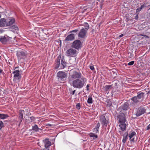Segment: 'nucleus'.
I'll return each instance as SVG.
<instances>
[{
  "instance_id": "nucleus-11",
  "label": "nucleus",
  "mask_w": 150,
  "mask_h": 150,
  "mask_svg": "<svg viewBox=\"0 0 150 150\" xmlns=\"http://www.w3.org/2000/svg\"><path fill=\"white\" fill-rule=\"evenodd\" d=\"M9 40V38L7 36H1L0 37V41L3 44H6L8 41Z\"/></svg>"
},
{
  "instance_id": "nucleus-30",
  "label": "nucleus",
  "mask_w": 150,
  "mask_h": 150,
  "mask_svg": "<svg viewBox=\"0 0 150 150\" xmlns=\"http://www.w3.org/2000/svg\"><path fill=\"white\" fill-rule=\"evenodd\" d=\"M87 103L89 104L92 103L93 102V100L92 98L89 96L88 97L87 101Z\"/></svg>"
},
{
  "instance_id": "nucleus-27",
  "label": "nucleus",
  "mask_w": 150,
  "mask_h": 150,
  "mask_svg": "<svg viewBox=\"0 0 150 150\" xmlns=\"http://www.w3.org/2000/svg\"><path fill=\"white\" fill-rule=\"evenodd\" d=\"M131 100L135 103H137L138 102H139V100L138 98L137 97V96H135L131 98Z\"/></svg>"
},
{
  "instance_id": "nucleus-24",
  "label": "nucleus",
  "mask_w": 150,
  "mask_h": 150,
  "mask_svg": "<svg viewBox=\"0 0 150 150\" xmlns=\"http://www.w3.org/2000/svg\"><path fill=\"white\" fill-rule=\"evenodd\" d=\"M90 137H93V139L95 140L98 138V135L96 134H95L94 133H90L89 134Z\"/></svg>"
},
{
  "instance_id": "nucleus-9",
  "label": "nucleus",
  "mask_w": 150,
  "mask_h": 150,
  "mask_svg": "<svg viewBox=\"0 0 150 150\" xmlns=\"http://www.w3.org/2000/svg\"><path fill=\"white\" fill-rule=\"evenodd\" d=\"M87 32V30L84 28H82L78 33V37L81 38H84L86 36Z\"/></svg>"
},
{
  "instance_id": "nucleus-20",
  "label": "nucleus",
  "mask_w": 150,
  "mask_h": 150,
  "mask_svg": "<svg viewBox=\"0 0 150 150\" xmlns=\"http://www.w3.org/2000/svg\"><path fill=\"white\" fill-rule=\"evenodd\" d=\"M61 57V54H59L57 57L56 59V66L58 68L59 67L60 65V61Z\"/></svg>"
},
{
  "instance_id": "nucleus-6",
  "label": "nucleus",
  "mask_w": 150,
  "mask_h": 150,
  "mask_svg": "<svg viewBox=\"0 0 150 150\" xmlns=\"http://www.w3.org/2000/svg\"><path fill=\"white\" fill-rule=\"evenodd\" d=\"M100 121L103 126L106 127L109 123V121L106 120L104 115H102L100 117Z\"/></svg>"
},
{
  "instance_id": "nucleus-32",
  "label": "nucleus",
  "mask_w": 150,
  "mask_h": 150,
  "mask_svg": "<svg viewBox=\"0 0 150 150\" xmlns=\"http://www.w3.org/2000/svg\"><path fill=\"white\" fill-rule=\"evenodd\" d=\"M106 102L107 103V106L110 107L111 106L112 104V103L110 101L108 100L107 101H106Z\"/></svg>"
},
{
  "instance_id": "nucleus-45",
  "label": "nucleus",
  "mask_w": 150,
  "mask_h": 150,
  "mask_svg": "<svg viewBox=\"0 0 150 150\" xmlns=\"http://www.w3.org/2000/svg\"><path fill=\"white\" fill-rule=\"evenodd\" d=\"M142 36H144V37L147 38H149V37L146 35H142Z\"/></svg>"
},
{
  "instance_id": "nucleus-22",
  "label": "nucleus",
  "mask_w": 150,
  "mask_h": 150,
  "mask_svg": "<svg viewBox=\"0 0 150 150\" xmlns=\"http://www.w3.org/2000/svg\"><path fill=\"white\" fill-rule=\"evenodd\" d=\"M66 63L64 59V57H62L61 61V65L62 66V68L63 69L66 66Z\"/></svg>"
},
{
  "instance_id": "nucleus-1",
  "label": "nucleus",
  "mask_w": 150,
  "mask_h": 150,
  "mask_svg": "<svg viewBox=\"0 0 150 150\" xmlns=\"http://www.w3.org/2000/svg\"><path fill=\"white\" fill-rule=\"evenodd\" d=\"M87 80L85 77H82L80 79L74 80L70 84L74 88L81 89L86 85Z\"/></svg>"
},
{
  "instance_id": "nucleus-35",
  "label": "nucleus",
  "mask_w": 150,
  "mask_h": 150,
  "mask_svg": "<svg viewBox=\"0 0 150 150\" xmlns=\"http://www.w3.org/2000/svg\"><path fill=\"white\" fill-rule=\"evenodd\" d=\"M11 28L14 29L16 31L18 30V27L15 25L12 26Z\"/></svg>"
},
{
  "instance_id": "nucleus-44",
  "label": "nucleus",
  "mask_w": 150,
  "mask_h": 150,
  "mask_svg": "<svg viewBox=\"0 0 150 150\" xmlns=\"http://www.w3.org/2000/svg\"><path fill=\"white\" fill-rule=\"evenodd\" d=\"M138 18V14H137L135 17V19L137 20Z\"/></svg>"
},
{
  "instance_id": "nucleus-12",
  "label": "nucleus",
  "mask_w": 150,
  "mask_h": 150,
  "mask_svg": "<svg viewBox=\"0 0 150 150\" xmlns=\"http://www.w3.org/2000/svg\"><path fill=\"white\" fill-rule=\"evenodd\" d=\"M75 38V35L74 34H71L68 35L66 38L65 41L67 42L69 41L74 40Z\"/></svg>"
},
{
  "instance_id": "nucleus-46",
  "label": "nucleus",
  "mask_w": 150,
  "mask_h": 150,
  "mask_svg": "<svg viewBox=\"0 0 150 150\" xmlns=\"http://www.w3.org/2000/svg\"><path fill=\"white\" fill-rule=\"evenodd\" d=\"M75 90H74V91H72V93H71V94H72V95H74L75 93Z\"/></svg>"
},
{
  "instance_id": "nucleus-52",
  "label": "nucleus",
  "mask_w": 150,
  "mask_h": 150,
  "mask_svg": "<svg viewBox=\"0 0 150 150\" xmlns=\"http://www.w3.org/2000/svg\"><path fill=\"white\" fill-rule=\"evenodd\" d=\"M150 10V8H149V9H148V10Z\"/></svg>"
},
{
  "instance_id": "nucleus-23",
  "label": "nucleus",
  "mask_w": 150,
  "mask_h": 150,
  "mask_svg": "<svg viewBox=\"0 0 150 150\" xmlns=\"http://www.w3.org/2000/svg\"><path fill=\"white\" fill-rule=\"evenodd\" d=\"M9 117L7 114H3L0 113V119H5Z\"/></svg>"
},
{
  "instance_id": "nucleus-34",
  "label": "nucleus",
  "mask_w": 150,
  "mask_h": 150,
  "mask_svg": "<svg viewBox=\"0 0 150 150\" xmlns=\"http://www.w3.org/2000/svg\"><path fill=\"white\" fill-rule=\"evenodd\" d=\"M4 127V124L2 121H0V129Z\"/></svg>"
},
{
  "instance_id": "nucleus-2",
  "label": "nucleus",
  "mask_w": 150,
  "mask_h": 150,
  "mask_svg": "<svg viewBox=\"0 0 150 150\" xmlns=\"http://www.w3.org/2000/svg\"><path fill=\"white\" fill-rule=\"evenodd\" d=\"M82 77L83 76L81 72L73 71L68 78V82L71 84V82H72L74 80L81 79Z\"/></svg>"
},
{
  "instance_id": "nucleus-36",
  "label": "nucleus",
  "mask_w": 150,
  "mask_h": 150,
  "mask_svg": "<svg viewBox=\"0 0 150 150\" xmlns=\"http://www.w3.org/2000/svg\"><path fill=\"white\" fill-rule=\"evenodd\" d=\"M78 31L79 30L78 29H76L70 31L69 33H77Z\"/></svg>"
},
{
  "instance_id": "nucleus-21",
  "label": "nucleus",
  "mask_w": 150,
  "mask_h": 150,
  "mask_svg": "<svg viewBox=\"0 0 150 150\" xmlns=\"http://www.w3.org/2000/svg\"><path fill=\"white\" fill-rule=\"evenodd\" d=\"M119 125V127L121 129L122 131H124L126 130V124L125 123H120Z\"/></svg>"
},
{
  "instance_id": "nucleus-19",
  "label": "nucleus",
  "mask_w": 150,
  "mask_h": 150,
  "mask_svg": "<svg viewBox=\"0 0 150 150\" xmlns=\"http://www.w3.org/2000/svg\"><path fill=\"white\" fill-rule=\"evenodd\" d=\"M13 74H14V77L15 78H18L20 75L19 70H14L13 72Z\"/></svg>"
},
{
  "instance_id": "nucleus-54",
  "label": "nucleus",
  "mask_w": 150,
  "mask_h": 150,
  "mask_svg": "<svg viewBox=\"0 0 150 150\" xmlns=\"http://www.w3.org/2000/svg\"><path fill=\"white\" fill-rule=\"evenodd\" d=\"M1 56H0V58H1Z\"/></svg>"
},
{
  "instance_id": "nucleus-25",
  "label": "nucleus",
  "mask_w": 150,
  "mask_h": 150,
  "mask_svg": "<svg viewBox=\"0 0 150 150\" xmlns=\"http://www.w3.org/2000/svg\"><path fill=\"white\" fill-rule=\"evenodd\" d=\"M32 129L35 132H37L38 131L39 129L38 128V125H35L34 126H32Z\"/></svg>"
},
{
  "instance_id": "nucleus-17",
  "label": "nucleus",
  "mask_w": 150,
  "mask_h": 150,
  "mask_svg": "<svg viewBox=\"0 0 150 150\" xmlns=\"http://www.w3.org/2000/svg\"><path fill=\"white\" fill-rule=\"evenodd\" d=\"M6 19L4 18L1 19L0 21V27H4L6 25Z\"/></svg>"
},
{
  "instance_id": "nucleus-39",
  "label": "nucleus",
  "mask_w": 150,
  "mask_h": 150,
  "mask_svg": "<svg viewBox=\"0 0 150 150\" xmlns=\"http://www.w3.org/2000/svg\"><path fill=\"white\" fill-rule=\"evenodd\" d=\"M147 3H144L143 5H142L140 7V9H142L145 6V5L147 4Z\"/></svg>"
},
{
  "instance_id": "nucleus-31",
  "label": "nucleus",
  "mask_w": 150,
  "mask_h": 150,
  "mask_svg": "<svg viewBox=\"0 0 150 150\" xmlns=\"http://www.w3.org/2000/svg\"><path fill=\"white\" fill-rule=\"evenodd\" d=\"M84 26L85 27V29L87 31L89 28L88 24L87 23H85Z\"/></svg>"
},
{
  "instance_id": "nucleus-15",
  "label": "nucleus",
  "mask_w": 150,
  "mask_h": 150,
  "mask_svg": "<svg viewBox=\"0 0 150 150\" xmlns=\"http://www.w3.org/2000/svg\"><path fill=\"white\" fill-rule=\"evenodd\" d=\"M24 113V111L23 110H20L19 111V118L20 120L18 126H20L21 123L22 122L23 119V115Z\"/></svg>"
},
{
  "instance_id": "nucleus-13",
  "label": "nucleus",
  "mask_w": 150,
  "mask_h": 150,
  "mask_svg": "<svg viewBox=\"0 0 150 150\" xmlns=\"http://www.w3.org/2000/svg\"><path fill=\"white\" fill-rule=\"evenodd\" d=\"M136 135V132L133 131H132L128 135L129 137V139L131 142H134V136Z\"/></svg>"
},
{
  "instance_id": "nucleus-38",
  "label": "nucleus",
  "mask_w": 150,
  "mask_h": 150,
  "mask_svg": "<svg viewBox=\"0 0 150 150\" xmlns=\"http://www.w3.org/2000/svg\"><path fill=\"white\" fill-rule=\"evenodd\" d=\"M76 108L78 110H79L80 109V106L79 103H78L76 105Z\"/></svg>"
},
{
  "instance_id": "nucleus-48",
  "label": "nucleus",
  "mask_w": 150,
  "mask_h": 150,
  "mask_svg": "<svg viewBox=\"0 0 150 150\" xmlns=\"http://www.w3.org/2000/svg\"><path fill=\"white\" fill-rule=\"evenodd\" d=\"M43 150H50V149L45 148V149H43Z\"/></svg>"
},
{
  "instance_id": "nucleus-42",
  "label": "nucleus",
  "mask_w": 150,
  "mask_h": 150,
  "mask_svg": "<svg viewBox=\"0 0 150 150\" xmlns=\"http://www.w3.org/2000/svg\"><path fill=\"white\" fill-rule=\"evenodd\" d=\"M150 129V124L148 125L146 128V130H149Z\"/></svg>"
},
{
  "instance_id": "nucleus-37",
  "label": "nucleus",
  "mask_w": 150,
  "mask_h": 150,
  "mask_svg": "<svg viewBox=\"0 0 150 150\" xmlns=\"http://www.w3.org/2000/svg\"><path fill=\"white\" fill-rule=\"evenodd\" d=\"M134 61H131L130 62H129L128 63V65H129L131 66V65H133L134 64Z\"/></svg>"
},
{
  "instance_id": "nucleus-18",
  "label": "nucleus",
  "mask_w": 150,
  "mask_h": 150,
  "mask_svg": "<svg viewBox=\"0 0 150 150\" xmlns=\"http://www.w3.org/2000/svg\"><path fill=\"white\" fill-rule=\"evenodd\" d=\"M100 125V123H98L96 124V125L95 127L93 129V132H94L95 134L98 133Z\"/></svg>"
},
{
  "instance_id": "nucleus-28",
  "label": "nucleus",
  "mask_w": 150,
  "mask_h": 150,
  "mask_svg": "<svg viewBox=\"0 0 150 150\" xmlns=\"http://www.w3.org/2000/svg\"><path fill=\"white\" fill-rule=\"evenodd\" d=\"M128 103H125L124 104L122 107V109L124 110H126L128 108Z\"/></svg>"
},
{
  "instance_id": "nucleus-41",
  "label": "nucleus",
  "mask_w": 150,
  "mask_h": 150,
  "mask_svg": "<svg viewBox=\"0 0 150 150\" xmlns=\"http://www.w3.org/2000/svg\"><path fill=\"white\" fill-rule=\"evenodd\" d=\"M142 9H140V8H139L136 9V13L139 12L141 11Z\"/></svg>"
},
{
  "instance_id": "nucleus-43",
  "label": "nucleus",
  "mask_w": 150,
  "mask_h": 150,
  "mask_svg": "<svg viewBox=\"0 0 150 150\" xmlns=\"http://www.w3.org/2000/svg\"><path fill=\"white\" fill-rule=\"evenodd\" d=\"M90 68L91 70H93L94 69L93 66H90Z\"/></svg>"
},
{
  "instance_id": "nucleus-7",
  "label": "nucleus",
  "mask_w": 150,
  "mask_h": 150,
  "mask_svg": "<svg viewBox=\"0 0 150 150\" xmlns=\"http://www.w3.org/2000/svg\"><path fill=\"white\" fill-rule=\"evenodd\" d=\"M119 122L120 123H125L126 119L125 114L123 113H120L117 116Z\"/></svg>"
},
{
  "instance_id": "nucleus-29",
  "label": "nucleus",
  "mask_w": 150,
  "mask_h": 150,
  "mask_svg": "<svg viewBox=\"0 0 150 150\" xmlns=\"http://www.w3.org/2000/svg\"><path fill=\"white\" fill-rule=\"evenodd\" d=\"M144 94V93L143 92L139 93L138 94V95L137 96V97L140 100L141 98L143 97Z\"/></svg>"
},
{
  "instance_id": "nucleus-4",
  "label": "nucleus",
  "mask_w": 150,
  "mask_h": 150,
  "mask_svg": "<svg viewBox=\"0 0 150 150\" xmlns=\"http://www.w3.org/2000/svg\"><path fill=\"white\" fill-rule=\"evenodd\" d=\"M146 111L144 107L141 106L137 108L135 114L136 116L139 117L144 114Z\"/></svg>"
},
{
  "instance_id": "nucleus-33",
  "label": "nucleus",
  "mask_w": 150,
  "mask_h": 150,
  "mask_svg": "<svg viewBox=\"0 0 150 150\" xmlns=\"http://www.w3.org/2000/svg\"><path fill=\"white\" fill-rule=\"evenodd\" d=\"M111 86V85H106L105 86V90H106V91H108Z\"/></svg>"
},
{
  "instance_id": "nucleus-40",
  "label": "nucleus",
  "mask_w": 150,
  "mask_h": 150,
  "mask_svg": "<svg viewBox=\"0 0 150 150\" xmlns=\"http://www.w3.org/2000/svg\"><path fill=\"white\" fill-rule=\"evenodd\" d=\"M90 86V84H88L86 86V90L87 91H89V88Z\"/></svg>"
},
{
  "instance_id": "nucleus-8",
  "label": "nucleus",
  "mask_w": 150,
  "mask_h": 150,
  "mask_svg": "<svg viewBox=\"0 0 150 150\" xmlns=\"http://www.w3.org/2000/svg\"><path fill=\"white\" fill-rule=\"evenodd\" d=\"M17 56L18 60H20L21 59H24L26 57L25 53L23 51H19L17 53Z\"/></svg>"
},
{
  "instance_id": "nucleus-10",
  "label": "nucleus",
  "mask_w": 150,
  "mask_h": 150,
  "mask_svg": "<svg viewBox=\"0 0 150 150\" xmlns=\"http://www.w3.org/2000/svg\"><path fill=\"white\" fill-rule=\"evenodd\" d=\"M57 76L59 79H63L67 77V74L64 72L59 71L57 73Z\"/></svg>"
},
{
  "instance_id": "nucleus-5",
  "label": "nucleus",
  "mask_w": 150,
  "mask_h": 150,
  "mask_svg": "<svg viewBox=\"0 0 150 150\" xmlns=\"http://www.w3.org/2000/svg\"><path fill=\"white\" fill-rule=\"evenodd\" d=\"M81 41L79 40H76L73 42L71 47L76 49H78L81 47Z\"/></svg>"
},
{
  "instance_id": "nucleus-50",
  "label": "nucleus",
  "mask_w": 150,
  "mask_h": 150,
  "mask_svg": "<svg viewBox=\"0 0 150 150\" xmlns=\"http://www.w3.org/2000/svg\"><path fill=\"white\" fill-rule=\"evenodd\" d=\"M60 45H61V41L60 40Z\"/></svg>"
},
{
  "instance_id": "nucleus-3",
  "label": "nucleus",
  "mask_w": 150,
  "mask_h": 150,
  "mask_svg": "<svg viewBox=\"0 0 150 150\" xmlns=\"http://www.w3.org/2000/svg\"><path fill=\"white\" fill-rule=\"evenodd\" d=\"M78 53L76 50L73 48L68 49L66 52V55L68 57H73L76 55Z\"/></svg>"
},
{
  "instance_id": "nucleus-16",
  "label": "nucleus",
  "mask_w": 150,
  "mask_h": 150,
  "mask_svg": "<svg viewBox=\"0 0 150 150\" xmlns=\"http://www.w3.org/2000/svg\"><path fill=\"white\" fill-rule=\"evenodd\" d=\"M15 22V19L14 18H10L8 19L7 21L6 25L7 26H10L12 25Z\"/></svg>"
},
{
  "instance_id": "nucleus-14",
  "label": "nucleus",
  "mask_w": 150,
  "mask_h": 150,
  "mask_svg": "<svg viewBox=\"0 0 150 150\" xmlns=\"http://www.w3.org/2000/svg\"><path fill=\"white\" fill-rule=\"evenodd\" d=\"M43 142L44 144L45 148H49V147L51 145V143L49 139H45L43 140Z\"/></svg>"
},
{
  "instance_id": "nucleus-53",
  "label": "nucleus",
  "mask_w": 150,
  "mask_h": 150,
  "mask_svg": "<svg viewBox=\"0 0 150 150\" xmlns=\"http://www.w3.org/2000/svg\"><path fill=\"white\" fill-rule=\"evenodd\" d=\"M16 68H17V67H16L15 68V69H16Z\"/></svg>"
},
{
  "instance_id": "nucleus-47",
  "label": "nucleus",
  "mask_w": 150,
  "mask_h": 150,
  "mask_svg": "<svg viewBox=\"0 0 150 150\" xmlns=\"http://www.w3.org/2000/svg\"><path fill=\"white\" fill-rule=\"evenodd\" d=\"M123 36H124V35L123 34H121V35H119V37L120 38H121V37H122Z\"/></svg>"
},
{
  "instance_id": "nucleus-26",
  "label": "nucleus",
  "mask_w": 150,
  "mask_h": 150,
  "mask_svg": "<svg viewBox=\"0 0 150 150\" xmlns=\"http://www.w3.org/2000/svg\"><path fill=\"white\" fill-rule=\"evenodd\" d=\"M128 135V133L127 132L126 134V135L125 136H123L122 142L123 144H125V143Z\"/></svg>"
},
{
  "instance_id": "nucleus-51",
  "label": "nucleus",
  "mask_w": 150,
  "mask_h": 150,
  "mask_svg": "<svg viewBox=\"0 0 150 150\" xmlns=\"http://www.w3.org/2000/svg\"><path fill=\"white\" fill-rule=\"evenodd\" d=\"M1 14H0V18H1Z\"/></svg>"
},
{
  "instance_id": "nucleus-49",
  "label": "nucleus",
  "mask_w": 150,
  "mask_h": 150,
  "mask_svg": "<svg viewBox=\"0 0 150 150\" xmlns=\"http://www.w3.org/2000/svg\"><path fill=\"white\" fill-rule=\"evenodd\" d=\"M3 71L2 70L0 69V74L2 73V72Z\"/></svg>"
}]
</instances>
